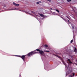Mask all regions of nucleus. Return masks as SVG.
<instances>
[{
  "label": "nucleus",
  "mask_w": 77,
  "mask_h": 77,
  "mask_svg": "<svg viewBox=\"0 0 77 77\" xmlns=\"http://www.w3.org/2000/svg\"><path fill=\"white\" fill-rule=\"evenodd\" d=\"M19 11H21L22 12H25V13H26V14H29L30 15H32L33 17H35V16H37V18H38V19H39L40 20H41V18H40V17L36 15V13H35V12L33 11H31L32 13V14H31L29 13L27 11H21L20 10H19Z\"/></svg>",
  "instance_id": "obj_1"
},
{
  "label": "nucleus",
  "mask_w": 77,
  "mask_h": 77,
  "mask_svg": "<svg viewBox=\"0 0 77 77\" xmlns=\"http://www.w3.org/2000/svg\"><path fill=\"white\" fill-rule=\"evenodd\" d=\"M36 53H38V52H35V51H32L31 52L29 53L28 54V56H32L34 54H36Z\"/></svg>",
  "instance_id": "obj_2"
},
{
  "label": "nucleus",
  "mask_w": 77,
  "mask_h": 77,
  "mask_svg": "<svg viewBox=\"0 0 77 77\" xmlns=\"http://www.w3.org/2000/svg\"><path fill=\"white\" fill-rule=\"evenodd\" d=\"M36 50L37 51H39V53L41 54L42 56H44L45 55L44 52V51H40V50L39 49H36Z\"/></svg>",
  "instance_id": "obj_3"
},
{
  "label": "nucleus",
  "mask_w": 77,
  "mask_h": 77,
  "mask_svg": "<svg viewBox=\"0 0 77 77\" xmlns=\"http://www.w3.org/2000/svg\"><path fill=\"white\" fill-rule=\"evenodd\" d=\"M15 56H17L18 57H21V58L23 59V60L25 62L24 60H25V57L26 55H22V56H17V55H15Z\"/></svg>",
  "instance_id": "obj_4"
},
{
  "label": "nucleus",
  "mask_w": 77,
  "mask_h": 77,
  "mask_svg": "<svg viewBox=\"0 0 77 77\" xmlns=\"http://www.w3.org/2000/svg\"><path fill=\"white\" fill-rule=\"evenodd\" d=\"M73 71V70H72V69H71L69 71V73H68V72H66V75H68L69 73H70V72H72Z\"/></svg>",
  "instance_id": "obj_5"
},
{
  "label": "nucleus",
  "mask_w": 77,
  "mask_h": 77,
  "mask_svg": "<svg viewBox=\"0 0 77 77\" xmlns=\"http://www.w3.org/2000/svg\"><path fill=\"white\" fill-rule=\"evenodd\" d=\"M14 10H18V8H11L8 9L9 11H14Z\"/></svg>",
  "instance_id": "obj_6"
},
{
  "label": "nucleus",
  "mask_w": 77,
  "mask_h": 77,
  "mask_svg": "<svg viewBox=\"0 0 77 77\" xmlns=\"http://www.w3.org/2000/svg\"><path fill=\"white\" fill-rule=\"evenodd\" d=\"M67 63V64H66V63H64V65L65 66L66 69V68H68V65H69V63ZM67 66H68V67H67Z\"/></svg>",
  "instance_id": "obj_7"
},
{
  "label": "nucleus",
  "mask_w": 77,
  "mask_h": 77,
  "mask_svg": "<svg viewBox=\"0 0 77 77\" xmlns=\"http://www.w3.org/2000/svg\"><path fill=\"white\" fill-rule=\"evenodd\" d=\"M73 75H69V77H74V75H75V73H72Z\"/></svg>",
  "instance_id": "obj_8"
},
{
  "label": "nucleus",
  "mask_w": 77,
  "mask_h": 77,
  "mask_svg": "<svg viewBox=\"0 0 77 77\" xmlns=\"http://www.w3.org/2000/svg\"><path fill=\"white\" fill-rule=\"evenodd\" d=\"M38 15H40V17H44V15L42 14H40V13H38Z\"/></svg>",
  "instance_id": "obj_9"
},
{
  "label": "nucleus",
  "mask_w": 77,
  "mask_h": 77,
  "mask_svg": "<svg viewBox=\"0 0 77 77\" xmlns=\"http://www.w3.org/2000/svg\"><path fill=\"white\" fill-rule=\"evenodd\" d=\"M13 4L14 6H19L18 4H16L15 2H13Z\"/></svg>",
  "instance_id": "obj_10"
},
{
  "label": "nucleus",
  "mask_w": 77,
  "mask_h": 77,
  "mask_svg": "<svg viewBox=\"0 0 77 77\" xmlns=\"http://www.w3.org/2000/svg\"><path fill=\"white\" fill-rule=\"evenodd\" d=\"M68 61H69L70 63H72V62L71 61H70V60L69 59H68Z\"/></svg>",
  "instance_id": "obj_11"
},
{
  "label": "nucleus",
  "mask_w": 77,
  "mask_h": 77,
  "mask_svg": "<svg viewBox=\"0 0 77 77\" xmlns=\"http://www.w3.org/2000/svg\"><path fill=\"white\" fill-rule=\"evenodd\" d=\"M62 19H63V20H64V21H66H66H67L65 19H64V18H63V17H62Z\"/></svg>",
  "instance_id": "obj_12"
},
{
  "label": "nucleus",
  "mask_w": 77,
  "mask_h": 77,
  "mask_svg": "<svg viewBox=\"0 0 77 77\" xmlns=\"http://www.w3.org/2000/svg\"><path fill=\"white\" fill-rule=\"evenodd\" d=\"M45 52H46V53H48V52H50L49 51H45Z\"/></svg>",
  "instance_id": "obj_13"
},
{
  "label": "nucleus",
  "mask_w": 77,
  "mask_h": 77,
  "mask_svg": "<svg viewBox=\"0 0 77 77\" xmlns=\"http://www.w3.org/2000/svg\"><path fill=\"white\" fill-rule=\"evenodd\" d=\"M67 2H71V0H67Z\"/></svg>",
  "instance_id": "obj_14"
},
{
  "label": "nucleus",
  "mask_w": 77,
  "mask_h": 77,
  "mask_svg": "<svg viewBox=\"0 0 77 77\" xmlns=\"http://www.w3.org/2000/svg\"><path fill=\"white\" fill-rule=\"evenodd\" d=\"M56 11H57V12L58 13L59 12V10H58L57 9L56 10Z\"/></svg>",
  "instance_id": "obj_15"
},
{
  "label": "nucleus",
  "mask_w": 77,
  "mask_h": 77,
  "mask_svg": "<svg viewBox=\"0 0 77 77\" xmlns=\"http://www.w3.org/2000/svg\"><path fill=\"white\" fill-rule=\"evenodd\" d=\"M52 14L53 15H55L56 14V13L53 12Z\"/></svg>",
  "instance_id": "obj_16"
},
{
  "label": "nucleus",
  "mask_w": 77,
  "mask_h": 77,
  "mask_svg": "<svg viewBox=\"0 0 77 77\" xmlns=\"http://www.w3.org/2000/svg\"><path fill=\"white\" fill-rule=\"evenodd\" d=\"M45 47H48V45H45Z\"/></svg>",
  "instance_id": "obj_17"
},
{
  "label": "nucleus",
  "mask_w": 77,
  "mask_h": 77,
  "mask_svg": "<svg viewBox=\"0 0 77 77\" xmlns=\"http://www.w3.org/2000/svg\"><path fill=\"white\" fill-rule=\"evenodd\" d=\"M72 42H73V40H71L70 42H71V43H72Z\"/></svg>",
  "instance_id": "obj_18"
},
{
  "label": "nucleus",
  "mask_w": 77,
  "mask_h": 77,
  "mask_svg": "<svg viewBox=\"0 0 77 77\" xmlns=\"http://www.w3.org/2000/svg\"><path fill=\"white\" fill-rule=\"evenodd\" d=\"M48 1V2H51V0H47Z\"/></svg>",
  "instance_id": "obj_19"
},
{
  "label": "nucleus",
  "mask_w": 77,
  "mask_h": 77,
  "mask_svg": "<svg viewBox=\"0 0 77 77\" xmlns=\"http://www.w3.org/2000/svg\"><path fill=\"white\" fill-rule=\"evenodd\" d=\"M37 5H39V2H37Z\"/></svg>",
  "instance_id": "obj_20"
},
{
  "label": "nucleus",
  "mask_w": 77,
  "mask_h": 77,
  "mask_svg": "<svg viewBox=\"0 0 77 77\" xmlns=\"http://www.w3.org/2000/svg\"><path fill=\"white\" fill-rule=\"evenodd\" d=\"M75 30H76V31L77 32V28H75Z\"/></svg>",
  "instance_id": "obj_21"
},
{
  "label": "nucleus",
  "mask_w": 77,
  "mask_h": 77,
  "mask_svg": "<svg viewBox=\"0 0 77 77\" xmlns=\"http://www.w3.org/2000/svg\"><path fill=\"white\" fill-rule=\"evenodd\" d=\"M58 57L59 58H61V57H60V56H58Z\"/></svg>",
  "instance_id": "obj_22"
},
{
  "label": "nucleus",
  "mask_w": 77,
  "mask_h": 77,
  "mask_svg": "<svg viewBox=\"0 0 77 77\" xmlns=\"http://www.w3.org/2000/svg\"><path fill=\"white\" fill-rule=\"evenodd\" d=\"M66 18H68V19H69V17H68L67 16H66Z\"/></svg>",
  "instance_id": "obj_23"
},
{
  "label": "nucleus",
  "mask_w": 77,
  "mask_h": 77,
  "mask_svg": "<svg viewBox=\"0 0 77 77\" xmlns=\"http://www.w3.org/2000/svg\"><path fill=\"white\" fill-rule=\"evenodd\" d=\"M74 26H73L72 27V29H74Z\"/></svg>",
  "instance_id": "obj_24"
},
{
  "label": "nucleus",
  "mask_w": 77,
  "mask_h": 77,
  "mask_svg": "<svg viewBox=\"0 0 77 77\" xmlns=\"http://www.w3.org/2000/svg\"><path fill=\"white\" fill-rule=\"evenodd\" d=\"M68 23H69V20H68Z\"/></svg>",
  "instance_id": "obj_25"
},
{
  "label": "nucleus",
  "mask_w": 77,
  "mask_h": 77,
  "mask_svg": "<svg viewBox=\"0 0 77 77\" xmlns=\"http://www.w3.org/2000/svg\"><path fill=\"white\" fill-rule=\"evenodd\" d=\"M4 8H5V6L4 7Z\"/></svg>",
  "instance_id": "obj_26"
},
{
  "label": "nucleus",
  "mask_w": 77,
  "mask_h": 77,
  "mask_svg": "<svg viewBox=\"0 0 77 77\" xmlns=\"http://www.w3.org/2000/svg\"><path fill=\"white\" fill-rule=\"evenodd\" d=\"M73 34L74 35V32H73Z\"/></svg>",
  "instance_id": "obj_27"
},
{
  "label": "nucleus",
  "mask_w": 77,
  "mask_h": 77,
  "mask_svg": "<svg viewBox=\"0 0 77 77\" xmlns=\"http://www.w3.org/2000/svg\"><path fill=\"white\" fill-rule=\"evenodd\" d=\"M50 9H51V10H52L53 9L52 8H50Z\"/></svg>",
  "instance_id": "obj_28"
},
{
  "label": "nucleus",
  "mask_w": 77,
  "mask_h": 77,
  "mask_svg": "<svg viewBox=\"0 0 77 77\" xmlns=\"http://www.w3.org/2000/svg\"><path fill=\"white\" fill-rule=\"evenodd\" d=\"M40 3H41V1H39Z\"/></svg>",
  "instance_id": "obj_29"
},
{
  "label": "nucleus",
  "mask_w": 77,
  "mask_h": 77,
  "mask_svg": "<svg viewBox=\"0 0 77 77\" xmlns=\"http://www.w3.org/2000/svg\"><path fill=\"white\" fill-rule=\"evenodd\" d=\"M76 75V76H77V74L76 75Z\"/></svg>",
  "instance_id": "obj_30"
}]
</instances>
